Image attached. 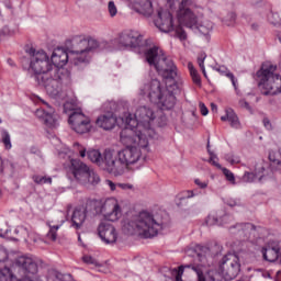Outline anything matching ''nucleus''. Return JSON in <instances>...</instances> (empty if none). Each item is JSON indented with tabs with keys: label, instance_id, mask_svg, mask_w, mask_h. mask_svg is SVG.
Returning <instances> with one entry per match:
<instances>
[{
	"label": "nucleus",
	"instance_id": "13",
	"mask_svg": "<svg viewBox=\"0 0 281 281\" xmlns=\"http://www.w3.org/2000/svg\"><path fill=\"white\" fill-rule=\"evenodd\" d=\"M15 266L19 268V271H22L24 278L19 281H34V273H36V262L31 256H20L15 260Z\"/></svg>",
	"mask_w": 281,
	"mask_h": 281
},
{
	"label": "nucleus",
	"instance_id": "39",
	"mask_svg": "<svg viewBox=\"0 0 281 281\" xmlns=\"http://www.w3.org/2000/svg\"><path fill=\"white\" fill-rule=\"evenodd\" d=\"M227 78H229L236 94L238 95L240 93V90L238 89V79H236V77L234 76V74H228Z\"/></svg>",
	"mask_w": 281,
	"mask_h": 281
},
{
	"label": "nucleus",
	"instance_id": "4",
	"mask_svg": "<svg viewBox=\"0 0 281 281\" xmlns=\"http://www.w3.org/2000/svg\"><path fill=\"white\" fill-rule=\"evenodd\" d=\"M167 8L158 10V18L155 20L156 27L165 34H171L179 41H186L188 34L183 27L199 30L200 34L207 36L214 30V23L210 20L199 21L201 15H196L190 5L192 0H167Z\"/></svg>",
	"mask_w": 281,
	"mask_h": 281
},
{
	"label": "nucleus",
	"instance_id": "50",
	"mask_svg": "<svg viewBox=\"0 0 281 281\" xmlns=\"http://www.w3.org/2000/svg\"><path fill=\"white\" fill-rule=\"evenodd\" d=\"M9 234H10V231L7 229L5 233L0 234V236L2 238H8L9 240H19V237H13V236H10Z\"/></svg>",
	"mask_w": 281,
	"mask_h": 281
},
{
	"label": "nucleus",
	"instance_id": "32",
	"mask_svg": "<svg viewBox=\"0 0 281 281\" xmlns=\"http://www.w3.org/2000/svg\"><path fill=\"white\" fill-rule=\"evenodd\" d=\"M36 184L37 186H52V177H49V176H43V177L37 176L36 177Z\"/></svg>",
	"mask_w": 281,
	"mask_h": 281
},
{
	"label": "nucleus",
	"instance_id": "26",
	"mask_svg": "<svg viewBox=\"0 0 281 281\" xmlns=\"http://www.w3.org/2000/svg\"><path fill=\"white\" fill-rule=\"evenodd\" d=\"M225 161L231 164V166H235V164H240V156L234 154L233 151L224 155Z\"/></svg>",
	"mask_w": 281,
	"mask_h": 281
},
{
	"label": "nucleus",
	"instance_id": "3",
	"mask_svg": "<svg viewBox=\"0 0 281 281\" xmlns=\"http://www.w3.org/2000/svg\"><path fill=\"white\" fill-rule=\"evenodd\" d=\"M210 247L196 244L187 250V256L198 258L199 265L186 263L170 270L175 281H226L238 278L240 273V258L236 254H227L220 263V272L205 270L210 267Z\"/></svg>",
	"mask_w": 281,
	"mask_h": 281
},
{
	"label": "nucleus",
	"instance_id": "51",
	"mask_svg": "<svg viewBox=\"0 0 281 281\" xmlns=\"http://www.w3.org/2000/svg\"><path fill=\"white\" fill-rule=\"evenodd\" d=\"M106 186H109V188H110V190L112 191V192H115V190H117V183L115 184L113 181H111V180H106Z\"/></svg>",
	"mask_w": 281,
	"mask_h": 281
},
{
	"label": "nucleus",
	"instance_id": "2",
	"mask_svg": "<svg viewBox=\"0 0 281 281\" xmlns=\"http://www.w3.org/2000/svg\"><path fill=\"white\" fill-rule=\"evenodd\" d=\"M99 47L95 40L76 37L70 50L64 47L54 49L50 59L45 50L36 52V80L46 89V93L54 100H65L67 91L63 90V83L69 82L71 74L65 68L69 63L75 67H87L93 58V52Z\"/></svg>",
	"mask_w": 281,
	"mask_h": 281
},
{
	"label": "nucleus",
	"instance_id": "25",
	"mask_svg": "<svg viewBox=\"0 0 281 281\" xmlns=\"http://www.w3.org/2000/svg\"><path fill=\"white\" fill-rule=\"evenodd\" d=\"M188 70L189 74L194 82V85H201V76L199 75V70L194 67V64L192 61L188 63Z\"/></svg>",
	"mask_w": 281,
	"mask_h": 281
},
{
	"label": "nucleus",
	"instance_id": "46",
	"mask_svg": "<svg viewBox=\"0 0 281 281\" xmlns=\"http://www.w3.org/2000/svg\"><path fill=\"white\" fill-rule=\"evenodd\" d=\"M199 106H200L201 115L205 116V115H207V113H210V110H207V106H205V103L200 102Z\"/></svg>",
	"mask_w": 281,
	"mask_h": 281
},
{
	"label": "nucleus",
	"instance_id": "48",
	"mask_svg": "<svg viewBox=\"0 0 281 281\" xmlns=\"http://www.w3.org/2000/svg\"><path fill=\"white\" fill-rule=\"evenodd\" d=\"M12 31L10 30V27L4 26L1 31H0V36H11Z\"/></svg>",
	"mask_w": 281,
	"mask_h": 281
},
{
	"label": "nucleus",
	"instance_id": "30",
	"mask_svg": "<svg viewBox=\"0 0 281 281\" xmlns=\"http://www.w3.org/2000/svg\"><path fill=\"white\" fill-rule=\"evenodd\" d=\"M2 143L7 150L12 148V140L10 139V133H8V131H2Z\"/></svg>",
	"mask_w": 281,
	"mask_h": 281
},
{
	"label": "nucleus",
	"instance_id": "5",
	"mask_svg": "<svg viewBox=\"0 0 281 281\" xmlns=\"http://www.w3.org/2000/svg\"><path fill=\"white\" fill-rule=\"evenodd\" d=\"M166 124H168V117L164 115V112L161 110L156 111L150 105H138L134 114L125 112V128L137 135L143 148H148V144L159 139V134L155 132V127L161 128Z\"/></svg>",
	"mask_w": 281,
	"mask_h": 281
},
{
	"label": "nucleus",
	"instance_id": "21",
	"mask_svg": "<svg viewBox=\"0 0 281 281\" xmlns=\"http://www.w3.org/2000/svg\"><path fill=\"white\" fill-rule=\"evenodd\" d=\"M36 117L44 122L45 126L48 128H56V126H58V119L52 113V111L47 112L43 109H37Z\"/></svg>",
	"mask_w": 281,
	"mask_h": 281
},
{
	"label": "nucleus",
	"instance_id": "17",
	"mask_svg": "<svg viewBox=\"0 0 281 281\" xmlns=\"http://www.w3.org/2000/svg\"><path fill=\"white\" fill-rule=\"evenodd\" d=\"M260 254L266 262H276V260L280 259V244L277 241H269L266 247L260 249Z\"/></svg>",
	"mask_w": 281,
	"mask_h": 281
},
{
	"label": "nucleus",
	"instance_id": "9",
	"mask_svg": "<svg viewBox=\"0 0 281 281\" xmlns=\"http://www.w3.org/2000/svg\"><path fill=\"white\" fill-rule=\"evenodd\" d=\"M278 66L266 63L257 71L259 88L263 95H278V93H281V76L276 72Z\"/></svg>",
	"mask_w": 281,
	"mask_h": 281
},
{
	"label": "nucleus",
	"instance_id": "38",
	"mask_svg": "<svg viewBox=\"0 0 281 281\" xmlns=\"http://www.w3.org/2000/svg\"><path fill=\"white\" fill-rule=\"evenodd\" d=\"M226 205L229 207H240V200L234 199V198H228L224 201Z\"/></svg>",
	"mask_w": 281,
	"mask_h": 281
},
{
	"label": "nucleus",
	"instance_id": "43",
	"mask_svg": "<svg viewBox=\"0 0 281 281\" xmlns=\"http://www.w3.org/2000/svg\"><path fill=\"white\" fill-rule=\"evenodd\" d=\"M14 234L18 236V238H21L23 235L30 234V231L23 226H20L14 229Z\"/></svg>",
	"mask_w": 281,
	"mask_h": 281
},
{
	"label": "nucleus",
	"instance_id": "49",
	"mask_svg": "<svg viewBox=\"0 0 281 281\" xmlns=\"http://www.w3.org/2000/svg\"><path fill=\"white\" fill-rule=\"evenodd\" d=\"M117 188L121 190H133V184L131 183H117Z\"/></svg>",
	"mask_w": 281,
	"mask_h": 281
},
{
	"label": "nucleus",
	"instance_id": "29",
	"mask_svg": "<svg viewBox=\"0 0 281 281\" xmlns=\"http://www.w3.org/2000/svg\"><path fill=\"white\" fill-rule=\"evenodd\" d=\"M48 227H49V231L47 233V238H49V240H56V238L58 237L56 232L60 229V225H52L50 223H48Z\"/></svg>",
	"mask_w": 281,
	"mask_h": 281
},
{
	"label": "nucleus",
	"instance_id": "31",
	"mask_svg": "<svg viewBox=\"0 0 281 281\" xmlns=\"http://www.w3.org/2000/svg\"><path fill=\"white\" fill-rule=\"evenodd\" d=\"M222 172L224 177H226V179L229 181V183H233V186L236 184V177L234 176V172H232V170L222 167Z\"/></svg>",
	"mask_w": 281,
	"mask_h": 281
},
{
	"label": "nucleus",
	"instance_id": "62",
	"mask_svg": "<svg viewBox=\"0 0 281 281\" xmlns=\"http://www.w3.org/2000/svg\"><path fill=\"white\" fill-rule=\"evenodd\" d=\"M25 236H30V233L22 235L21 238H25Z\"/></svg>",
	"mask_w": 281,
	"mask_h": 281
},
{
	"label": "nucleus",
	"instance_id": "63",
	"mask_svg": "<svg viewBox=\"0 0 281 281\" xmlns=\"http://www.w3.org/2000/svg\"><path fill=\"white\" fill-rule=\"evenodd\" d=\"M78 240H81V237H80V236H78Z\"/></svg>",
	"mask_w": 281,
	"mask_h": 281
},
{
	"label": "nucleus",
	"instance_id": "27",
	"mask_svg": "<svg viewBox=\"0 0 281 281\" xmlns=\"http://www.w3.org/2000/svg\"><path fill=\"white\" fill-rule=\"evenodd\" d=\"M8 278H10L11 281L16 280V277L12 274V270H10V268H3L0 270V281L8 280Z\"/></svg>",
	"mask_w": 281,
	"mask_h": 281
},
{
	"label": "nucleus",
	"instance_id": "16",
	"mask_svg": "<svg viewBox=\"0 0 281 281\" xmlns=\"http://www.w3.org/2000/svg\"><path fill=\"white\" fill-rule=\"evenodd\" d=\"M98 235L105 245H113L117 241V231H115V226L109 222L100 223Z\"/></svg>",
	"mask_w": 281,
	"mask_h": 281
},
{
	"label": "nucleus",
	"instance_id": "57",
	"mask_svg": "<svg viewBox=\"0 0 281 281\" xmlns=\"http://www.w3.org/2000/svg\"><path fill=\"white\" fill-rule=\"evenodd\" d=\"M225 113L226 114L224 116H221L222 122H227V109H226Z\"/></svg>",
	"mask_w": 281,
	"mask_h": 281
},
{
	"label": "nucleus",
	"instance_id": "45",
	"mask_svg": "<svg viewBox=\"0 0 281 281\" xmlns=\"http://www.w3.org/2000/svg\"><path fill=\"white\" fill-rule=\"evenodd\" d=\"M239 106L251 112V105H249V102H247L245 99L239 100Z\"/></svg>",
	"mask_w": 281,
	"mask_h": 281
},
{
	"label": "nucleus",
	"instance_id": "60",
	"mask_svg": "<svg viewBox=\"0 0 281 281\" xmlns=\"http://www.w3.org/2000/svg\"><path fill=\"white\" fill-rule=\"evenodd\" d=\"M263 278H271V273L270 272H265Z\"/></svg>",
	"mask_w": 281,
	"mask_h": 281
},
{
	"label": "nucleus",
	"instance_id": "61",
	"mask_svg": "<svg viewBox=\"0 0 281 281\" xmlns=\"http://www.w3.org/2000/svg\"><path fill=\"white\" fill-rule=\"evenodd\" d=\"M211 108H212V111L216 110V104L212 103Z\"/></svg>",
	"mask_w": 281,
	"mask_h": 281
},
{
	"label": "nucleus",
	"instance_id": "52",
	"mask_svg": "<svg viewBox=\"0 0 281 281\" xmlns=\"http://www.w3.org/2000/svg\"><path fill=\"white\" fill-rule=\"evenodd\" d=\"M263 126L267 128V131H271V121H269V119H263Z\"/></svg>",
	"mask_w": 281,
	"mask_h": 281
},
{
	"label": "nucleus",
	"instance_id": "12",
	"mask_svg": "<svg viewBox=\"0 0 281 281\" xmlns=\"http://www.w3.org/2000/svg\"><path fill=\"white\" fill-rule=\"evenodd\" d=\"M231 234L237 235L241 240H249L250 243H258L262 238V227H256L251 223L236 224L229 227Z\"/></svg>",
	"mask_w": 281,
	"mask_h": 281
},
{
	"label": "nucleus",
	"instance_id": "53",
	"mask_svg": "<svg viewBox=\"0 0 281 281\" xmlns=\"http://www.w3.org/2000/svg\"><path fill=\"white\" fill-rule=\"evenodd\" d=\"M8 162L3 161L2 159H0V175H3V172H5V165Z\"/></svg>",
	"mask_w": 281,
	"mask_h": 281
},
{
	"label": "nucleus",
	"instance_id": "55",
	"mask_svg": "<svg viewBox=\"0 0 281 281\" xmlns=\"http://www.w3.org/2000/svg\"><path fill=\"white\" fill-rule=\"evenodd\" d=\"M7 63L10 65V67H16V64H14V60L12 59H8Z\"/></svg>",
	"mask_w": 281,
	"mask_h": 281
},
{
	"label": "nucleus",
	"instance_id": "41",
	"mask_svg": "<svg viewBox=\"0 0 281 281\" xmlns=\"http://www.w3.org/2000/svg\"><path fill=\"white\" fill-rule=\"evenodd\" d=\"M83 262H86V265H94V267H100V265L98 263V260H95V258L91 257V256H83L82 258Z\"/></svg>",
	"mask_w": 281,
	"mask_h": 281
},
{
	"label": "nucleus",
	"instance_id": "14",
	"mask_svg": "<svg viewBox=\"0 0 281 281\" xmlns=\"http://www.w3.org/2000/svg\"><path fill=\"white\" fill-rule=\"evenodd\" d=\"M25 55L22 58V69L26 71L29 78H36V48L26 45Z\"/></svg>",
	"mask_w": 281,
	"mask_h": 281
},
{
	"label": "nucleus",
	"instance_id": "40",
	"mask_svg": "<svg viewBox=\"0 0 281 281\" xmlns=\"http://www.w3.org/2000/svg\"><path fill=\"white\" fill-rule=\"evenodd\" d=\"M205 58H207V55L205 53H200L198 56V65L200 69H204L205 67Z\"/></svg>",
	"mask_w": 281,
	"mask_h": 281
},
{
	"label": "nucleus",
	"instance_id": "18",
	"mask_svg": "<svg viewBox=\"0 0 281 281\" xmlns=\"http://www.w3.org/2000/svg\"><path fill=\"white\" fill-rule=\"evenodd\" d=\"M105 210H110V212L105 214L106 221L115 223V221H120V218H122V207L120 206V202H117V199H108L105 201Z\"/></svg>",
	"mask_w": 281,
	"mask_h": 281
},
{
	"label": "nucleus",
	"instance_id": "56",
	"mask_svg": "<svg viewBox=\"0 0 281 281\" xmlns=\"http://www.w3.org/2000/svg\"><path fill=\"white\" fill-rule=\"evenodd\" d=\"M274 281H281V271L277 272V277H276Z\"/></svg>",
	"mask_w": 281,
	"mask_h": 281
},
{
	"label": "nucleus",
	"instance_id": "23",
	"mask_svg": "<svg viewBox=\"0 0 281 281\" xmlns=\"http://www.w3.org/2000/svg\"><path fill=\"white\" fill-rule=\"evenodd\" d=\"M262 172H265V167L256 168L255 172L246 171L241 178V181H244V183H254V181H261L262 179H265V175H262Z\"/></svg>",
	"mask_w": 281,
	"mask_h": 281
},
{
	"label": "nucleus",
	"instance_id": "37",
	"mask_svg": "<svg viewBox=\"0 0 281 281\" xmlns=\"http://www.w3.org/2000/svg\"><path fill=\"white\" fill-rule=\"evenodd\" d=\"M222 23L228 26L234 25V23H236V13L234 12L228 13V19L222 20Z\"/></svg>",
	"mask_w": 281,
	"mask_h": 281
},
{
	"label": "nucleus",
	"instance_id": "11",
	"mask_svg": "<svg viewBox=\"0 0 281 281\" xmlns=\"http://www.w3.org/2000/svg\"><path fill=\"white\" fill-rule=\"evenodd\" d=\"M70 170L75 179L83 186H87V183L90 186H98V183H100V176L98 172L89 168V166L79 159H70Z\"/></svg>",
	"mask_w": 281,
	"mask_h": 281
},
{
	"label": "nucleus",
	"instance_id": "15",
	"mask_svg": "<svg viewBox=\"0 0 281 281\" xmlns=\"http://www.w3.org/2000/svg\"><path fill=\"white\" fill-rule=\"evenodd\" d=\"M113 155V149H105L103 155L98 149H90L87 151V157L89 160L92 161V164H97L99 168H102V170H105V172H109L110 175H113V170H110L109 165L111 161L106 158V155Z\"/></svg>",
	"mask_w": 281,
	"mask_h": 281
},
{
	"label": "nucleus",
	"instance_id": "44",
	"mask_svg": "<svg viewBox=\"0 0 281 281\" xmlns=\"http://www.w3.org/2000/svg\"><path fill=\"white\" fill-rule=\"evenodd\" d=\"M215 71L221 74V76H226V78H227L228 74H232V71H229V69H227V67H225V66H217V67H215Z\"/></svg>",
	"mask_w": 281,
	"mask_h": 281
},
{
	"label": "nucleus",
	"instance_id": "6",
	"mask_svg": "<svg viewBox=\"0 0 281 281\" xmlns=\"http://www.w3.org/2000/svg\"><path fill=\"white\" fill-rule=\"evenodd\" d=\"M120 139L125 148L119 151L112 150V154L108 153L106 155V159L110 161L108 167L113 171L114 177L124 175L125 168H131V166L139 164V161L144 159V153H150L156 142L151 140L148 144V147L144 148L142 147V143H139L137 134H133V130L128 128H123L121 131Z\"/></svg>",
	"mask_w": 281,
	"mask_h": 281
},
{
	"label": "nucleus",
	"instance_id": "47",
	"mask_svg": "<svg viewBox=\"0 0 281 281\" xmlns=\"http://www.w3.org/2000/svg\"><path fill=\"white\" fill-rule=\"evenodd\" d=\"M192 190L182 191L180 201H183L184 199H192Z\"/></svg>",
	"mask_w": 281,
	"mask_h": 281
},
{
	"label": "nucleus",
	"instance_id": "33",
	"mask_svg": "<svg viewBox=\"0 0 281 281\" xmlns=\"http://www.w3.org/2000/svg\"><path fill=\"white\" fill-rule=\"evenodd\" d=\"M269 159L271 161V167L277 166V170H281V161L278 157H276V153L270 151Z\"/></svg>",
	"mask_w": 281,
	"mask_h": 281
},
{
	"label": "nucleus",
	"instance_id": "10",
	"mask_svg": "<svg viewBox=\"0 0 281 281\" xmlns=\"http://www.w3.org/2000/svg\"><path fill=\"white\" fill-rule=\"evenodd\" d=\"M102 111L104 114H101L97 119V124L103 131H111L115 126H121L126 128V112H123V115L117 119V103L115 101H106L102 105Z\"/></svg>",
	"mask_w": 281,
	"mask_h": 281
},
{
	"label": "nucleus",
	"instance_id": "20",
	"mask_svg": "<svg viewBox=\"0 0 281 281\" xmlns=\"http://www.w3.org/2000/svg\"><path fill=\"white\" fill-rule=\"evenodd\" d=\"M130 7L138 14H143V16H153V2H150V0L131 2Z\"/></svg>",
	"mask_w": 281,
	"mask_h": 281
},
{
	"label": "nucleus",
	"instance_id": "22",
	"mask_svg": "<svg viewBox=\"0 0 281 281\" xmlns=\"http://www.w3.org/2000/svg\"><path fill=\"white\" fill-rule=\"evenodd\" d=\"M228 221H232V216L228 214H225L222 217H218L217 213H211L207 215L204 223L207 227H212L214 225H218V226L227 225Z\"/></svg>",
	"mask_w": 281,
	"mask_h": 281
},
{
	"label": "nucleus",
	"instance_id": "64",
	"mask_svg": "<svg viewBox=\"0 0 281 281\" xmlns=\"http://www.w3.org/2000/svg\"><path fill=\"white\" fill-rule=\"evenodd\" d=\"M279 41H280V43H281V37L279 36Z\"/></svg>",
	"mask_w": 281,
	"mask_h": 281
},
{
	"label": "nucleus",
	"instance_id": "58",
	"mask_svg": "<svg viewBox=\"0 0 281 281\" xmlns=\"http://www.w3.org/2000/svg\"><path fill=\"white\" fill-rule=\"evenodd\" d=\"M201 71H202L204 78H207V72L205 71V66H204V68H201Z\"/></svg>",
	"mask_w": 281,
	"mask_h": 281
},
{
	"label": "nucleus",
	"instance_id": "28",
	"mask_svg": "<svg viewBox=\"0 0 281 281\" xmlns=\"http://www.w3.org/2000/svg\"><path fill=\"white\" fill-rule=\"evenodd\" d=\"M207 153L210 155L209 161L212 164V166H215V168H218V170H222L223 167L218 162V156H216V154L210 150V144L207 145Z\"/></svg>",
	"mask_w": 281,
	"mask_h": 281
},
{
	"label": "nucleus",
	"instance_id": "42",
	"mask_svg": "<svg viewBox=\"0 0 281 281\" xmlns=\"http://www.w3.org/2000/svg\"><path fill=\"white\" fill-rule=\"evenodd\" d=\"M194 183H195V186H198V188H200V190H205V188H207V186H210V181H207V180L203 181L199 178H196L194 180Z\"/></svg>",
	"mask_w": 281,
	"mask_h": 281
},
{
	"label": "nucleus",
	"instance_id": "7",
	"mask_svg": "<svg viewBox=\"0 0 281 281\" xmlns=\"http://www.w3.org/2000/svg\"><path fill=\"white\" fill-rule=\"evenodd\" d=\"M164 229V224L155 221V215L148 211H140L123 222L122 231L128 236L155 238Z\"/></svg>",
	"mask_w": 281,
	"mask_h": 281
},
{
	"label": "nucleus",
	"instance_id": "24",
	"mask_svg": "<svg viewBox=\"0 0 281 281\" xmlns=\"http://www.w3.org/2000/svg\"><path fill=\"white\" fill-rule=\"evenodd\" d=\"M227 122H229L232 128H241L240 120L233 109H227Z\"/></svg>",
	"mask_w": 281,
	"mask_h": 281
},
{
	"label": "nucleus",
	"instance_id": "34",
	"mask_svg": "<svg viewBox=\"0 0 281 281\" xmlns=\"http://www.w3.org/2000/svg\"><path fill=\"white\" fill-rule=\"evenodd\" d=\"M108 12L112 19L114 16H117V5H115V2L113 0L109 1L108 3Z\"/></svg>",
	"mask_w": 281,
	"mask_h": 281
},
{
	"label": "nucleus",
	"instance_id": "1",
	"mask_svg": "<svg viewBox=\"0 0 281 281\" xmlns=\"http://www.w3.org/2000/svg\"><path fill=\"white\" fill-rule=\"evenodd\" d=\"M110 44L114 49H136L138 54H145L146 63L156 69L164 81L151 79L145 82L139 88V95L148 98L161 111H172L177 104V95H181L184 85L175 61L167 57L161 48L150 47V41L144 40L139 31L125 30L112 38Z\"/></svg>",
	"mask_w": 281,
	"mask_h": 281
},
{
	"label": "nucleus",
	"instance_id": "35",
	"mask_svg": "<svg viewBox=\"0 0 281 281\" xmlns=\"http://www.w3.org/2000/svg\"><path fill=\"white\" fill-rule=\"evenodd\" d=\"M74 150L80 157H82V158L87 157V149L82 145H80L79 143H75L74 144Z\"/></svg>",
	"mask_w": 281,
	"mask_h": 281
},
{
	"label": "nucleus",
	"instance_id": "54",
	"mask_svg": "<svg viewBox=\"0 0 281 281\" xmlns=\"http://www.w3.org/2000/svg\"><path fill=\"white\" fill-rule=\"evenodd\" d=\"M191 196L192 199H194V196H201V190L199 189L191 190Z\"/></svg>",
	"mask_w": 281,
	"mask_h": 281
},
{
	"label": "nucleus",
	"instance_id": "36",
	"mask_svg": "<svg viewBox=\"0 0 281 281\" xmlns=\"http://www.w3.org/2000/svg\"><path fill=\"white\" fill-rule=\"evenodd\" d=\"M268 21H270L273 25L280 23V14L278 12L270 11L268 13Z\"/></svg>",
	"mask_w": 281,
	"mask_h": 281
},
{
	"label": "nucleus",
	"instance_id": "8",
	"mask_svg": "<svg viewBox=\"0 0 281 281\" xmlns=\"http://www.w3.org/2000/svg\"><path fill=\"white\" fill-rule=\"evenodd\" d=\"M64 103V113L68 115V124L75 133L79 135H85V133H90L93 125L91 124V119L82 112V109L78 108V99L74 95V91L68 90L66 92Z\"/></svg>",
	"mask_w": 281,
	"mask_h": 281
},
{
	"label": "nucleus",
	"instance_id": "19",
	"mask_svg": "<svg viewBox=\"0 0 281 281\" xmlns=\"http://www.w3.org/2000/svg\"><path fill=\"white\" fill-rule=\"evenodd\" d=\"M93 205V202H88L86 209L77 207L75 209L72 216H71V223L75 229H80L87 218V214L89 213V207Z\"/></svg>",
	"mask_w": 281,
	"mask_h": 281
},
{
	"label": "nucleus",
	"instance_id": "59",
	"mask_svg": "<svg viewBox=\"0 0 281 281\" xmlns=\"http://www.w3.org/2000/svg\"><path fill=\"white\" fill-rule=\"evenodd\" d=\"M46 106L49 109L48 111H46V113L50 112L54 115V110H52V108L48 104H46Z\"/></svg>",
	"mask_w": 281,
	"mask_h": 281
}]
</instances>
